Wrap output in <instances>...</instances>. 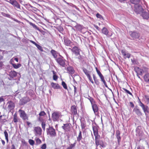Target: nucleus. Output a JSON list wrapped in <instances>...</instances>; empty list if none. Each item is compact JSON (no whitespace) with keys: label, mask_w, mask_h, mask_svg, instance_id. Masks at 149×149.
<instances>
[{"label":"nucleus","mask_w":149,"mask_h":149,"mask_svg":"<svg viewBox=\"0 0 149 149\" xmlns=\"http://www.w3.org/2000/svg\"><path fill=\"white\" fill-rule=\"evenodd\" d=\"M62 116L61 113L58 111H54L52 115V120L54 122L58 121Z\"/></svg>","instance_id":"1"},{"label":"nucleus","mask_w":149,"mask_h":149,"mask_svg":"<svg viewBox=\"0 0 149 149\" xmlns=\"http://www.w3.org/2000/svg\"><path fill=\"white\" fill-rule=\"evenodd\" d=\"M46 130L47 134L49 135L50 136L55 137L56 136L55 130L53 127L49 126Z\"/></svg>","instance_id":"2"},{"label":"nucleus","mask_w":149,"mask_h":149,"mask_svg":"<svg viewBox=\"0 0 149 149\" xmlns=\"http://www.w3.org/2000/svg\"><path fill=\"white\" fill-rule=\"evenodd\" d=\"M136 135L141 140L143 138L144 134L141 130V126H138L136 129Z\"/></svg>","instance_id":"3"},{"label":"nucleus","mask_w":149,"mask_h":149,"mask_svg":"<svg viewBox=\"0 0 149 149\" xmlns=\"http://www.w3.org/2000/svg\"><path fill=\"white\" fill-rule=\"evenodd\" d=\"M138 103L139 105L142 108L145 115L147 116L149 112L148 107L147 105H144L140 100L138 102Z\"/></svg>","instance_id":"4"},{"label":"nucleus","mask_w":149,"mask_h":149,"mask_svg":"<svg viewBox=\"0 0 149 149\" xmlns=\"http://www.w3.org/2000/svg\"><path fill=\"white\" fill-rule=\"evenodd\" d=\"M5 1L9 3L14 7L20 9V5L16 0H4Z\"/></svg>","instance_id":"5"},{"label":"nucleus","mask_w":149,"mask_h":149,"mask_svg":"<svg viewBox=\"0 0 149 149\" xmlns=\"http://www.w3.org/2000/svg\"><path fill=\"white\" fill-rule=\"evenodd\" d=\"M18 112L19 113L20 117L23 120H28V116L24 111L20 109L19 110Z\"/></svg>","instance_id":"6"},{"label":"nucleus","mask_w":149,"mask_h":149,"mask_svg":"<svg viewBox=\"0 0 149 149\" xmlns=\"http://www.w3.org/2000/svg\"><path fill=\"white\" fill-rule=\"evenodd\" d=\"M129 34L134 40L139 38L140 36L139 32L134 31H130Z\"/></svg>","instance_id":"7"},{"label":"nucleus","mask_w":149,"mask_h":149,"mask_svg":"<svg viewBox=\"0 0 149 149\" xmlns=\"http://www.w3.org/2000/svg\"><path fill=\"white\" fill-rule=\"evenodd\" d=\"M96 71L97 72V74L98 76L100 77L101 81L103 83L105 86L107 88L108 86L107 85L106 82L104 79V77L102 74L98 70L97 68H95Z\"/></svg>","instance_id":"8"},{"label":"nucleus","mask_w":149,"mask_h":149,"mask_svg":"<svg viewBox=\"0 0 149 149\" xmlns=\"http://www.w3.org/2000/svg\"><path fill=\"white\" fill-rule=\"evenodd\" d=\"M55 60L56 62L60 65L62 66L63 67H65V60L64 59L63 57L61 56L60 57H58Z\"/></svg>","instance_id":"9"},{"label":"nucleus","mask_w":149,"mask_h":149,"mask_svg":"<svg viewBox=\"0 0 149 149\" xmlns=\"http://www.w3.org/2000/svg\"><path fill=\"white\" fill-rule=\"evenodd\" d=\"M72 49H71V51L72 52L73 54L74 55L80 53L81 51V49L80 48L76 46H72Z\"/></svg>","instance_id":"10"},{"label":"nucleus","mask_w":149,"mask_h":149,"mask_svg":"<svg viewBox=\"0 0 149 149\" xmlns=\"http://www.w3.org/2000/svg\"><path fill=\"white\" fill-rule=\"evenodd\" d=\"M64 42L65 45L67 46L72 47L74 45L73 43L68 38L66 37H64L63 38Z\"/></svg>","instance_id":"11"},{"label":"nucleus","mask_w":149,"mask_h":149,"mask_svg":"<svg viewBox=\"0 0 149 149\" xmlns=\"http://www.w3.org/2000/svg\"><path fill=\"white\" fill-rule=\"evenodd\" d=\"M7 108L9 111L11 112L12 111H13L15 107V104L12 101H10L8 103Z\"/></svg>","instance_id":"12"},{"label":"nucleus","mask_w":149,"mask_h":149,"mask_svg":"<svg viewBox=\"0 0 149 149\" xmlns=\"http://www.w3.org/2000/svg\"><path fill=\"white\" fill-rule=\"evenodd\" d=\"M133 112H134L137 116H140L142 115V113L138 107L136 106L134 108Z\"/></svg>","instance_id":"13"},{"label":"nucleus","mask_w":149,"mask_h":149,"mask_svg":"<svg viewBox=\"0 0 149 149\" xmlns=\"http://www.w3.org/2000/svg\"><path fill=\"white\" fill-rule=\"evenodd\" d=\"M62 128L64 130L65 132H68L70 130L71 127L68 124H64L62 126Z\"/></svg>","instance_id":"14"},{"label":"nucleus","mask_w":149,"mask_h":149,"mask_svg":"<svg viewBox=\"0 0 149 149\" xmlns=\"http://www.w3.org/2000/svg\"><path fill=\"white\" fill-rule=\"evenodd\" d=\"M17 73L15 71L11 70L10 72L9 76H10V80H11L13 79L14 78L17 76Z\"/></svg>","instance_id":"15"},{"label":"nucleus","mask_w":149,"mask_h":149,"mask_svg":"<svg viewBox=\"0 0 149 149\" xmlns=\"http://www.w3.org/2000/svg\"><path fill=\"white\" fill-rule=\"evenodd\" d=\"M121 52L125 59H126V58H130L131 54L126 52L125 50H122Z\"/></svg>","instance_id":"16"},{"label":"nucleus","mask_w":149,"mask_h":149,"mask_svg":"<svg viewBox=\"0 0 149 149\" xmlns=\"http://www.w3.org/2000/svg\"><path fill=\"white\" fill-rule=\"evenodd\" d=\"M102 33L106 35L108 37H111L112 35V34L109 35V31L105 27H104L102 29Z\"/></svg>","instance_id":"17"},{"label":"nucleus","mask_w":149,"mask_h":149,"mask_svg":"<svg viewBox=\"0 0 149 149\" xmlns=\"http://www.w3.org/2000/svg\"><path fill=\"white\" fill-rule=\"evenodd\" d=\"M66 70L68 71V72L70 74L71 76H72V75L75 72V70L73 68L72 66H69L67 67Z\"/></svg>","instance_id":"18"},{"label":"nucleus","mask_w":149,"mask_h":149,"mask_svg":"<svg viewBox=\"0 0 149 149\" xmlns=\"http://www.w3.org/2000/svg\"><path fill=\"white\" fill-rule=\"evenodd\" d=\"M36 134L37 135H40L41 134L42 129L40 127H35L34 129Z\"/></svg>","instance_id":"19"},{"label":"nucleus","mask_w":149,"mask_h":149,"mask_svg":"<svg viewBox=\"0 0 149 149\" xmlns=\"http://www.w3.org/2000/svg\"><path fill=\"white\" fill-rule=\"evenodd\" d=\"M74 58L75 59H77L78 61L81 62L83 59V56L80 55V53L74 55Z\"/></svg>","instance_id":"20"},{"label":"nucleus","mask_w":149,"mask_h":149,"mask_svg":"<svg viewBox=\"0 0 149 149\" xmlns=\"http://www.w3.org/2000/svg\"><path fill=\"white\" fill-rule=\"evenodd\" d=\"M71 111L73 115H76L77 114V107L75 105H73L71 107Z\"/></svg>","instance_id":"21"},{"label":"nucleus","mask_w":149,"mask_h":149,"mask_svg":"<svg viewBox=\"0 0 149 149\" xmlns=\"http://www.w3.org/2000/svg\"><path fill=\"white\" fill-rule=\"evenodd\" d=\"M134 70L137 74L140 75H142L143 74V72L141 68L137 67L135 68Z\"/></svg>","instance_id":"22"},{"label":"nucleus","mask_w":149,"mask_h":149,"mask_svg":"<svg viewBox=\"0 0 149 149\" xmlns=\"http://www.w3.org/2000/svg\"><path fill=\"white\" fill-rule=\"evenodd\" d=\"M137 5V7L136 6H135V11L138 13H139L143 11V9L142 8L141 5L138 4Z\"/></svg>","instance_id":"23"},{"label":"nucleus","mask_w":149,"mask_h":149,"mask_svg":"<svg viewBox=\"0 0 149 149\" xmlns=\"http://www.w3.org/2000/svg\"><path fill=\"white\" fill-rule=\"evenodd\" d=\"M92 107L93 110L95 114H97L98 110V108L97 105L95 103L93 104Z\"/></svg>","instance_id":"24"},{"label":"nucleus","mask_w":149,"mask_h":149,"mask_svg":"<svg viewBox=\"0 0 149 149\" xmlns=\"http://www.w3.org/2000/svg\"><path fill=\"white\" fill-rule=\"evenodd\" d=\"M92 128L93 130V134L95 136H97L98 134V130L97 127L96 126L93 125Z\"/></svg>","instance_id":"25"},{"label":"nucleus","mask_w":149,"mask_h":149,"mask_svg":"<svg viewBox=\"0 0 149 149\" xmlns=\"http://www.w3.org/2000/svg\"><path fill=\"white\" fill-rule=\"evenodd\" d=\"M142 16L144 19H148L149 18V14L147 12H143L141 15Z\"/></svg>","instance_id":"26"},{"label":"nucleus","mask_w":149,"mask_h":149,"mask_svg":"<svg viewBox=\"0 0 149 149\" xmlns=\"http://www.w3.org/2000/svg\"><path fill=\"white\" fill-rule=\"evenodd\" d=\"M97 136H95V143L97 147L99 145H100V144L103 142L102 140L97 139Z\"/></svg>","instance_id":"27"},{"label":"nucleus","mask_w":149,"mask_h":149,"mask_svg":"<svg viewBox=\"0 0 149 149\" xmlns=\"http://www.w3.org/2000/svg\"><path fill=\"white\" fill-rule=\"evenodd\" d=\"M51 85L54 89H60V86L58 84L52 82L51 83Z\"/></svg>","instance_id":"28"},{"label":"nucleus","mask_w":149,"mask_h":149,"mask_svg":"<svg viewBox=\"0 0 149 149\" xmlns=\"http://www.w3.org/2000/svg\"><path fill=\"white\" fill-rule=\"evenodd\" d=\"M51 53L52 54V55L53 56L54 58L55 59L57 58V52L54 49H52L51 51Z\"/></svg>","instance_id":"29"},{"label":"nucleus","mask_w":149,"mask_h":149,"mask_svg":"<svg viewBox=\"0 0 149 149\" xmlns=\"http://www.w3.org/2000/svg\"><path fill=\"white\" fill-rule=\"evenodd\" d=\"M144 81L146 82H149V73L145 74L143 77Z\"/></svg>","instance_id":"30"},{"label":"nucleus","mask_w":149,"mask_h":149,"mask_svg":"<svg viewBox=\"0 0 149 149\" xmlns=\"http://www.w3.org/2000/svg\"><path fill=\"white\" fill-rule=\"evenodd\" d=\"M82 69L83 72L86 75L87 77H88L90 75V71H88L86 68H84V67H83Z\"/></svg>","instance_id":"31"},{"label":"nucleus","mask_w":149,"mask_h":149,"mask_svg":"<svg viewBox=\"0 0 149 149\" xmlns=\"http://www.w3.org/2000/svg\"><path fill=\"white\" fill-rule=\"evenodd\" d=\"M82 139V137L81 134V132L80 130L78 136L77 137V141H78L79 142Z\"/></svg>","instance_id":"32"},{"label":"nucleus","mask_w":149,"mask_h":149,"mask_svg":"<svg viewBox=\"0 0 149 149\" xmlns=\"http://www.w3.org/2000/svg\"><path fill=\"white\" fill-rule=\"evenodd\" d=\"M130 1L131 3L136 5L139 4L140 0H130Z\"/></svg>","instance_id":"33"},{"label":"nucleus","mask_w":149,"mask_h":149,"mask_svg":"<svg viewBox=\"0 0 149 149\" xmlns=\"http://www.w3.org/2000/svg\"><path fill=\"white\" fill-rule=\"evenodd\" d=\"M11 64L13 67L15 69L18 68L21 66V64L19 63H18L16 64L11 63Z\"/></svg>","instance_id":"34"},{"label":"nucleus","mask_w":149,"mask_h":149,"mask_svg":"<svg viewBox=\"0 0 149 149\" xmlns=\"http://www.w3.org/2000/svg\"><path fill=\"white\" fill-rule=\"evenodd\" d=\"M120 132L119 130H117L116 132V137L118 141L121 140V137L120 136Z\"/></svg>","instance_id":"35"},{"label":"nucleus","mask_w":149,"mask_h":149,"mask_svg":"<svg viewBox=\"0 0 149 149\" xmlns=\"http://www.w3.org/2000/svg\"><path fill=\"white\" fill-rule=\"evenodd\" d=\"M81 129L83 130L84 129L86 126V123L84 121H81Z\"/></svg>","instance_id":"36"},{"label":"nucleus","mask_w":149,"mask_h":149,"mask_svg":"<svg viewBox=\"0 0 149 149\" xmlns=\"http://www.w3.org/2000/svg\"><path fill=\"white\" fill-rule=\"evenodd\" d=\"M4 133L5 137V139L8 143V134L6 130H5L4 131Z\"/></svg>","instance_id":"37"},{"label":"nucleus","mask_w":149,"mask_h":149,"mask_svg":"<svg viewBox=\"0 0 149 149\" xmlns=\"http://www.w3.org/2000/svg\"><path fill=\"white\" fill-rule=\"evenodd\" d=\"M143 73H145L148 71V68L146 67L143 66L141 67Z\"/></svg>","instance_id":"38"},{"label":"nucleus","mask_w":149,"mask_h":149,"mask_svg":"<svg viewBox=\"0 0 149 149\" xmlns=\"http://www.w3.org/2000/svg\"><path fill=\"white\" fill-rule=\"evenodd\" d=\"M76 141H75V142L73 144H71L70 145V146L68 147L70 149H73V148L75 147V146L76 144Z\"/></svg>","instance_id":"39"},{"label":"nucleus","mask_w":149,"mask_h":149,"mask_svg":"<svg viewBox=\"0 0 149 149\" xmlns=\"http://www.w3.org/2000/svg\"><path fill=\"white\" fill-rule=\"evenodd\" d=\"M13 121L15 123L17 122V116L16 113H15L13 115Z\"/></svg>","instance_id":"40"},{"label":"nucleus","mask_w":149,"mask_h":149,"mask_svg":"<svg viewBox=\"0 0 149 149\" xmlns=\"http://www.w3.org/2000/svg\"><path fill=\"white\" fill-rule=\"evenodd\" d=\"M30 24L34 28L37 30H39V28L36 26L34 24H33L32 22H30Z\"/></svg>","instance_id":"41"},{"label":"nucleus","mask_w":149,"mask_h":149,"mask_svg":"<svg viewBox=\"0 0 149 149\" xmlns=\"http://www.w3.org/2000/svg\"><path fill=\"white\" fill-rule=\"evenodd\" d=\"M30 99L28 98H25V99H23L22 104H26L28 102L30 101Z\"/></svg>","instance_id":"42"},{"label":"nucleus","mask_w":149,"mask_h":149,"mask_svg":"<svg viewBox=\"0 0 149 149\" xmlns=\"http://www.w3.org/2000/svg\"><path fill=\"white\" fill-rule=\"evenodd\" d=\"M35 140L36 143V145L39 144L42 142L38 138H36L35 139Z\"/></svg>","instance_id":"43"},{"label":"nucleus","mask_w":149,"mask_h":149,"mask_svg":"<svg viewBox=\"0 0 149 149\" xmlns=\"http://www.w3.org/2000/svg\"><path fill=\"white\" fill-rule=\"evenodd\" d=\"M62 85L64 88H65V89H68L67 85L65 82L63 81H62Z\"/></svg>","instance_id":"44"},{"label":"nucleus","mask_w":149,"mask_h":149,"mask_svg":"<svg viewBox=\"0 0 149 149\" xmlns=\"http://www.w3.org/2000/svg\"><path fill=\"white\" fill-rule=\"evenodd\" d=\"M88 99L90 100L91 105H93V104L95 103V102L93 98L90 97V98H88Z\"/></svg>","instance_id":"45"},{"label":"nucleus","mask_w":149,"mask_h":149,"mask_svg":"<svg viewBox=\"0 0 149 149\" xmlns=\"http://www.w3.org/2000/svg\"><path fill=\"white\" fill-rule=\"evenodd\" d=\"M53 72L54 74L53 77V79L54 80L56 81L58 79V77L55 74V72L54 71H53Z\"/></svg>","instance_id":"46"},{"label":"nucleus","mask_w":149,"mask_h":149,"mask_svg":"<svg viewBox=\"0 0 149 149\" xmlns=\"http://www.w3.org/2000/svg\"><path fill=\"white\" fill-rule=\"evenodd\" d=\"M46 115V113L44 111H41L39 114V115L40 116H44Z\"/></svg>","instance_id":"47"},{"label":"nucleus","mask_w":149,"mask_h":149,"mask_svg":"<svg viewBox=\"0 0 149 149\" xmlns=\"http://www.w3.org/2000/svg\"><path fill=\"white\" fill-rule=\"evenodd\" d=\"M29 142L30 145L31 146H33L35 143L34 141L32 139H29Z\"/></svg>","instance_id":"48"},{"label":"nucleus","mask_w":149,"mask_h":149,"mask_svg":"<svg viewBox=\"0 0 149 149\" xmlns=\"http://www.w3.org/2000/svg\"><path fill=\"white\" fill-rule=\"evenodd\" d=\"M123 89L127 93L130 95H131L132 96V94L128 90H127L125 88H123Z\"/></svg>","instance_id":"49"},{"label":"nucleus","mask_w":149,"mask_h":149,"mask_svg":"<svg viewBox=\"0 0 149 149\" xmlns=\"http://www.w3.org/2000/svg\"><path fill=\"white\" fill-rule=\"evenodd\" d=\"M41 125L42 129L44 131L45 130V123L44 122H42V123Z\"/></svg>","instance_id":"50"},{"label":"nucleus","mask_w":149,"mask_h":149,"mask_svg":"<svg viewBox=\"0 0 149 149\" xmlns=\"http://www.w3.org/2000/svg\"><path fill=\"white\" fill-rule=\"evenodd\" d=\"M36 46L37 47L38 49L41 51H42V47L41 46L39 45L36 44Z\"/></svg>","instance_id":"51"},{"label":"nucleus","mask_w":149,"mask_h":149,"mask_svg":"<svg viewBox=\"0 0 149 149\" xmlns=\"http://www.w3.org/2000/svg\"><path fill=\"white\" fill-rule=\"evenodd\" d=\"M88 78V79L93 84H94V82L92 79V78L91 76L90 75L88 76L87 77Z\"/></svg>","instance_id":"52"},{"label":"nucleus","mask_w":149,"mask_h":149,"mask_svg":"<svg viewBox=\"0 0 149 149\" xmlns=\"http://www.w3.org/2000/svg\"><path fill=\"white\" fill-rule=\"evenodd\" d=\"M96 16L97 18L101 19L103 18L102 16L100 14L97 13L96 14Z\"/></svg>","instance_id":"53"},{"label":"nucleus","mask_w":149,"mask_h":149,"mask_svg":"<svg viewBox=\"0 0 149 149\" xmlns=\"http://www.w3.org/2000/svg\"><path fill=\"white\" fill-rule=\"evenodd\" d=\"M2 15L3 16L8 17H9L10 16V15L9 14L5 13H2Z\"/></svg>","instance_id":"54"},{"label":"nucleus","mask_w":149,"mask_h":149,"mask_svg":"<svg viewBox=\"0 0 149 149\" xmlns=\"http://www.w3.org/2000/svg\"><path fill=\"white\" fill-rule=\"evenodd\" d=\"M46 145L45 143L42 145L41 147L42 149H46Z\"/></svg>","instance_id":"55"},{"label":"nucleus","mask_w":149,"mask_h":149,"mask_svg":"<svg viewBox=\"0 0 149 149\" xmlns=\"http://www.w3.org/2000/svg\"><path fill=\"white\" fill-rule=\"evenodd\" d=\"M94 82L96 85H99L100 82L99 79H97L94 81Z\"/></svg>","instance_id":"56"},{"label":"nucleus","mask_w":149,"mask_h":149,"mask_svg":"<svg viewBox=\"0 0 149 149\" xmlns=\"http://www.w3.org/2000/svg\"><path fill=\"white\" fill-rule=\"evenodd\" d=\"M41 116H39L38 117V120L40 122H42L43 121V119L41 117Z\"/></svg>","instance_id":"57"},{"label":"nucleus","mask_w":149,"mask_h":149,"mask_svg":"<svg viewBox=\"0 0 149 149\" xmlns=\"http://www.w3.org/2000/svg\"><path fill=\"white\" fill-rule=\"evenodd\" d=\"M145 97L147 102L149 103V96L148 95H146L145 96Z\"/></svg>","instance_id":"58"},{"label":"nucleus","mask_w":149,"mask_h":149,"mask_svg":"<svg viewBox=\"0 0 149 149\" xmlns=\"http://www.w3.org/2000/svg\"><path fill=\"white\" fill-rule=\"evenodd\" d=\"M131 61H132V63L133 64L135 65V64H137V61H136V60H133V59H131Z\"/></svg>","instance_id":"59"},{"label":"nucleus","mask_w":149,"mask_h":149,"mask_svg":"<svg viewBox=\"0 0 149 149\" xmlns=\"http://www.w3.org/2000/svg\"><path fill=\"white\" fill-rule=\"evenodd\" d=\"M3 65V63L2 62L0 61V69H1Z\"/></svg>","instance_id":"60"},{"label":"nucleus","mask_w":149,"mask_h":149,"mask_svg":"<svg viewBox=\"0 0 149 149\" xmlns=\"http://www.w3.org/2000/svg\"><path fill=\"white\" fill-rule=\"evenodd\" d=\"M130 107L132 108H133L134 107V104L132 102H130Z\"/></svg>","instance_id":"61"},{"label":"nucleus","mask_w":149,"mask_h":149,"mask_svg":"<svg viewBox=\"0 0 149 149\" xmlns=\"http://www.w3.org/2000/svg\"><path fill=\"white\" fill-rule=\"evenodd\" d=\"M93 76L94 81L97 79V78L96 77L95 75L94 74H93Z\"/></svg>","instance_id":"62"},{"label":"nucleus","mask_w":149,"mask_h":149,"mask_svg":"<svg viewBox=\"0 0 149 149\" xmlns=\"http://www.w3.org/2000/svg\"><path fill=\"white\" fill-rule=\"evenodd\" d=\"M101 147H102V148H104L105 147V146L104 145L103 142H102V143L100 144V145Z\"/></svg>","instance_id":"63"},{"label":"nucleus","mask_w":149,"mask_h":149,"mask_svg":"<svg viewBox=\"0 0 149 149\" xmlns=\"http://www.w3.org/2000/svg\"><path fill=\"white\" fill-rule=\"evenodd\" d=\"M11 149H16L14 144H12V145Z\"/></svg>","instance_id":"64"}]
</instances>
